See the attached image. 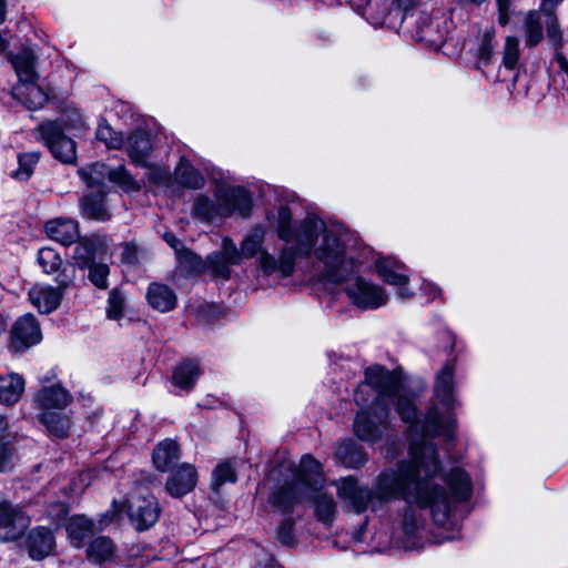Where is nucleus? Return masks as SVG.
Wrapping results in <instances>:
<instances>
[{
	"mask_svg": "<svg viewBox=\"0 0 568 568\" xmlns=\"http://www.w3.org/2000/svg\"><path fill=\"white\" fill-rule=\"evenodd\" d=\"M494 30H486L483 34L479 48H478V63L480 65H487L494 54Z\"/></svg>",
	"mask_w": 568,
	"mask_h": 568,
	"instance_id": "49",
	"label": "nucleus"
},
{
	"mask_svg": "<svg viewBox=\"0 0 568 568\" xmlns=\"http://www.w3.org/2000/svg\"><path fill=\"white\" fill-rule=\"evenodd\" d=\"M82 215L87 219L105 221L110 217L108 207L104 204V197L101 193L89 194L81 202Z\"/></svg>",
	"mask_w": 568,
	"mask_h": 568,
	"instance_id": "34",
	"label": "nucleus"
},
{
	"mask_svg": "<svg viewBox=\"0 0 568 568\" xmlns=\"http://www.w3.org/2000/svg\"><path fill=\"white\" fill-rule=\"evenodd\" d=\"M40 154L38 152H29V153H22L18 158V169L13 173V178L20 181L28 180L32 172L34 166L37 165L39 161Z\"/></svg>",
	"mask_w": 568,
	"mask_h": 568,
	"instance_id": "46",
	"label": "nucleus"
},
{
	"mask_svg": "<svg viewBox=\"0 0 568 568\" xmlns=\"http://www.w3.org/2000/svg\"><path fill=\"white\" fill-rule=\"evenodd\" d=\"M126 306V297L119 288H113L109 293L106 316L109 320L119 321L123 317Z\"/></svg>",
	"mask_w": 568,
	"mask_h": 568,
	"instance_id": "42",
	"label": "nucleus"
},
{
	"mask_svg": "<svg viewBox=\"0 0 568 568\" xmlns=\"http://www.w3.org/2000/svg\"><path fill=\"white\" fill-rule=\"evenodd\" d=\"M24 390V379L16 373H8L0 376V403L6 405L16 404Z\"/></svg>",
	"mask_w": 568,
	"mask_h": 568,
	"instance_id": "27",
	"label": "nucleus"
},
{
	"mask_svg": "<svg viewBox=\"0 0 568 568\" xmlns=\"http://www.w3.org/2000/svg\"><path fill=\"white\" fill-rule=\"evenodd\" d=\"M180 447L176 442L172 439H164L159 443L153 450V464L156 469L166 471L171 466L180 459Z\"/></svg>",
	"mask_w": 568,
	"mask_h": 568,
	"instance_id": "28",
	"label": "nucleus"
},
{
	"mask_svg": "<svg viewBox=\"0 0 568 568\" xmlns=\"http://www.w3.org/2000/svg\"><path fill=\"white\" fill-rule=\"evenodd\" d=\"M112 520L113 517L104 515L97 525L84 516L71 517L67 524V532L70 542L77 548L82 547L88 537H90L95 530H102Z\"/></svg>",
	"mask_w": 568,
	"mask_h": 568,
	"instance_id": "19",
	"label": "nucleus"
},
{
	"mask_svg": "<svg viewBox=\"0 0 568 568\" xmlns=\"http://www.w3.org/2000/svg\"><path fill=\"white\" fill-rule=\"evenodd\" d=\"M82 116L77 112L67 113L61 121H48L38 126L42 142L53 156L63 163L72 164L77 160L75 142L64 135L65 130L85 131Z\"/></svg>",
	"mask_w": 568,
	"mask_h": 568,
	"instance_id": "7",
	"label": "nucleus"
},
{
	"mask_svg": "<svg viewBox=\"0 0 568 568\" xmlns=\"http://www.w3.org/2000/svg\"><path fill=\"white\" fill-rule=\"evenodd\" d=\"M0 324H2V318L0 317Z\"/></svg>",
	"mask_w": 568,
	"mask_h": 568,
	"instance_id": "57",
	"label": "nucleus"
},
{
	"mask_svg": "<svg viewBox=\"0 0 568 568\" xmlns=\"http://www.w3.org/2000/svg\"><path fill=\"white\" fill-rule=\"evenodd\" d=\"M164 241L175 251L179 262L192 272H201L204 264L194 253L184 248L180 240L171 232L163 235Z\"/></svg>",
	"mask_w": 568,
	"mask_h": 568,
	"instance_id": "31",
	"label": "nucleus"
},
{
	"mask_svg": "<svg viewBox=\"0 0 568 568\" xmlns=\"http://www.w3.org/2000/svg\"><path fill=\"white\" fill-rule=\"evenodd\" d=\"M389 429V408L374 405L359 412L354 422V430L358 438L375 443L383 438Z\"/></svg>",
	"mask_w": 568,
	"mask_h": 568,
	"instance_id": "9",
	"label": "nucleus"
},
{
	"mask_svg": "<svg viewBox=\"0 0 568 568\" xmlns=\"http://www.w3.org/2000/svg\"><path fill=\"white\" fill-rule=\"evenodd\" d=\"M499 10H500L499 22L501 24H506L507 23V16H506L505 8H504V6H503L500 0H499Z\"/></svg>",
	"mask_w": 568,
	"mask_h": 568,
	"instance_id": "56",
	"label": "nucleus"
},
{
	"mask_svg": "<svg viewBox=\"0 0 568 568\" xmlns=\"http://www.w3.org/2000/svg\"><path fill=\"white\" fill-rule=\"evenodd\" d=\"M372 388L375 392L374 405L388 407V403H396L397 413L403 422L410 425L415 433L422 432L425 435H439L448 440L454 438L456 420L449 414L443 417L438 407L433 406L428 409L422 423L417 420L416 408L410 398L400 393L399 377L382 366L375 365L368 367L365 372V383L355 390L354 398L357 404L364 405L367 398L363 394Z\"/></svg>",
	"mask_w": 568,
	"mask_h": 568,
	"instance_id": "3",
	"label": "nucleus"
},
{
	"mask_svg": "<svg viewBox=\"0 0 568 568\" xmlns=\"http://www.w3.org/2000/svg\"><path fill=\"white\" fill-rule=\"evenodd\" d=\"M236 480L235 462L223 460L216 465L212 473L211 487L217 491L224 484H233Z\"/></svg>",
	"mask_w": 568,
	"mask_h": 568,
	"instance_id": "38",
	"label": "nucleus"
},
{
	"mask_svg": "<svg viewBox=\"0 0 568 568\" xmlns=\"http://www.w3.org/2000/svg\"><path fill=\"white\" fill-rule=\"evenodd\" d=\"M95 135L108 149H121L124 144L121 133L115 132L105 121L99 123Z\"/></svg>",
	"mask_w": 568,
	"mask_h": 568,
	"instance_id": "45",
	"label": "nucleus"
},
{
	"mask_svg": "<svg viewBox=\"0 0 568 568\" xmlns=\"http://www.w3.org/2000/svg\"><path fill=\"white\" fill-rule=\"evenodd\" d=\"M562 0H542L540 9L547 13V38L552 43L556 50L562 44V36L557 19L550 13V11Z\"/></svg>",
	"mask_w": 568,
	"mask_h": 568,
	"instance_id": "36",
	"label": "nucleus"
},
{
	"mask_svg": "<svg viewBox=\"0 0 568 568\" xmlns=\"http://www.w3.org/2000/svg\"><path fill=\"white\" fill-rule=\"evenodd\" d=\"M404 266L393 258H379L376 262V271L379 277L389 285L397 287V295L402 300H408L413 293L408 290V276L403 272Z\"/></svg>",
	"mask_w": 568,
	"mask_h": 568,
	"instance_id": "16",
	"label": "nucleus"
},
{
	"mask_svg": "<svg viewBox=\"0 0 568 568\" xmlns=\"http://www.w3.org/2000/svg\"><path fill=\"white\" fill-rule=\"evenodd\" d=\"M146 298L149 304L160 312H170L176 305L175 293L166 285L160 283L150 284Z\"/></svg>",
	"mask_w": 568,
	"mask_h": 568,
	"instance_id": "26",
	"label": "nucleus"
},
{
	"mask_svg": "<svg viewBox=\"0 0 568 568\" xmlns=\"http://www.w3.org/2000/svg\"><path fill=\"white\" fill-rule=\"evenodd\" d=\"M251 207L252 196L246 189L219 182L214 186V200L205 194H199L195 197L192 214L202 221L210 222L231 216L235 212L241 216H247Z\"/></svg>",
	"mask_w": 568,
	"mask_h": 568,
	"instance_id": "5",
	"label": "nucleus"
},
{
	"mask_svg": "<svg viewBox=\"0 0 568 568\" xmlns=\"http://www.w3.org/2000/svg\"><path fill=\"white\" fill-rule=\"evenodd\" d=\"M403 545L406 549H415L422 545L424 519L414 509L405 511L402 523Z\"/></svg>",
	"mask_w": 568,
	"mask_h": 568,
	"instance_id": "22",
	"label": "nucleus"
},
{
	"mask_svg": "<svg viewBox=\"0 0 568 568\" xmlns=\"http://www.w3.org/2000/svg\"><path fill=\"white\" fill-rule=\"evenodd\" d=\"M278 540L286 546H291L294 542L293 536V524L290 520L284 521L277 530Z\"/></svg>",
	"mask_w": 568,
	"mask_h": 568,
	"instance_id": "51",
	"label": "nucleus"
},
{
	"mask_svg": "<svg viewBox=\"0 0 568 568\" xmlns=\"http://www.w3.org/2000/svg\"><path fill=\"white\" fill-rule=\"evenodd\" d=\"M123 146L133 164L146 166L154 149V138L148 131L135 130L128 135Z\"/></svg>",
	"mask_w": 568,
	"mask_h": 568,
	"instance_id": "15",
	"label": "nucleus"
},
{
	"mask_svg": "<svg viewBox=\"0 0 568 568\" xmlns=\"http://www.w3.org/2000/svg\"><path fill=\"white\" fill-rule=\"evenodd\" d=\"M523 31L526 45L535 47L542 39V23L540 11H529L524 18Z\"/></svg>",
	"mask_w": 568,
	"mask_h": 568,
	"instance_id": "35",
	"label": "nucleus"
},
{
	"mask_svg": "<svg viewBox=\"0 0 568 568\" xmlns=\"http://www.w3.org/2000/svg\"><path fill=\"white\" fill-rule=\"evenodd\" d=\"M89 268V280L90 282L100 290H105L108 287V277H109V266L104 263H93Z\"/></svg>",
	"mask_w": 568,
	"mask_h": 568,
	"instance_id": "48",
	"label": "nucleus"
},
{
	"mask_svg": "<svg viewBox=\"0 0 568 568\" xmlns=\"http://www.w3.org/2000/svg\"><path fill=\"white\" fill-rule=\"evenodd\" d=\"M47 235L63 245H70L79 237L78 223L72 219H54L45 223Z\"/></svg>",
	"mask_w": 568,
	"mask_h": 568,
	"instance_id": "23",
	"label": "nucleus"
},
{
	"mask_svg": "<svg viewBox=\"0 0 568 568\" xmlns=\"http://www.w3.org/2000/svg\"><path fill=\"white\" fill-rule=\"evenodd\" d=\"M145 168V175L150 182L155 184H165L170 181L171 171L169 168L163 165H151L149 162Z\"/></svg>",
	"mask_w": 568,
	"mask_h": 568,
	"instance_id": "50",
	"label": "nucleus"
},
{
	"mask_svg": "<svg viewBox=\"0 0 568 568\" xmlns=\"http://www.w3.org/2000/svg\"><path fill=\"white\" fill-rule=\"evenodd\" d=\"M29 525L24 511L9 501L0 503V540L11 541L19 538Z\"/></svg>",
	"mask_w": 568,
	"mask_h": 568,
	"instance_id": "13",
	"label": "nucleus"
},
{
	"mask_svg": "<svg viewBox=\"0 0 568 568\" xmlns=\"http://www.w3.org/2000/svg\"><path fill=\"white\" fill-rule=\"evenodd\" d=\"M520 49L519 40L515 37H507L503 50V64L509 70H514L519 61Z\"/></svg>",
	"mask_w": 568,
	"mask_h": 568,
	"instance_id": "47",
	"label": "nucleus"
},
{
	"mask_svg": "<svg viewBox=\"0 0 568 568\" xmlns=\"http://www.w3.org/2000/svg\"><path fill=\"white\" fill-rule=\"evenodd\" d=\"M197 479L199 475L195 466L184 463L171 469L165 488L172 497H182L195 488Z\"/></svg>",
	"mask_w": 568,
	"mask_h": 568,
	"instance_id": "17",
	"label": "nucleus"
},
{
	"mask_svg": "<svg viewBox=\"0 0 568 568\" xmlns=\"http://www.w3.org/2000/svg\"><path fill=\"white\" fill-rule=\"evenodd\" d=\"M424 290L427 295H429L430 300L436 298L440 295V288L434 283H425Z\"/></svg>",
	"mask_w": 568,
	"mask_h": 568,
	"instance_id": "55",
	"label": "nucleus"
},
{
	"mask_svg": "<svg viewBox=\"0 0 568 568\" xmlns=\"http://www.w3.org/2000/svg\"><path fill=\"white\" fill-rule=\"evenodd\" d=\"M115 556V546L106 537L95 538L88 547L87 557L93 564L111 561Z\"/></svg>",
	"mask_w": 568,
	"mask_h": 568,
	"instance_id": "33",
	"label": "nucleus"
},
{
	"mask_svg": "<svg viewBox=\"0 0 568 568\" xmlns=\"http://www.w3.org/2000/svg\"><path fill=\"white\" fill-rule=\"evenodd\" d=\"M41 387L33 396L38 409V419L48 432L57 437H67L70 429V418L63 412L71 403V393L54 379L43 376Z\"/></svg>",
	"mask_w": 568,
	"mask_h": 568,
	"instance_id": "4",
	"label": "nucleus"
},
{
	"mask_svg": "<svg viewBox=\"0 0 568 568\" xmlns=\"http://www.w3.org/2000/svg\"><path fill=\"white\" fill-rule=\"evenodd\" d=\"M333 484L342 508L348 513L375 510L394 499L428 509L440 537L438 542L459 538V524L453 510L457 503L468 500L473 491L465 470L454 468L442 474L436 449L428 443H413L408 459L381 471L373 489L361 486L353 476Z\"/></svg>",
	"mask_w": 568,
	"mask_h": 568,
	"instance_id": "1",
	"label": "nucleus"
},
{
	"mask_svg": "<svg viewBox=\"0 0 568 568\" xmlns=\"http://www.w3.org/2000/svg\"><path fill=\"white\" fill-rule=\"evenodd\" d=\"M226 237L222 241V246L220 252H214L207 256L206 265L212 271L214 275L221 276L223 278L230 277V266L235 265L231 262L229 254L226 253Z\"/></svg>",
	"mask_w": 568,
	"mask_h": 568,
	"instance_id": "37",
	"label": "nucleus"
},
{
	"mask_svg": "<svg viewBox=\"0 0 568 568\" xmlns=\"http://www.w3.org/2000/svg\"><path fill=\"white\" fill-rule=\"evenodd\" d=\"M293 480L273 493L271 503L282 511H287L295 503L324 485L322 465L311 455H304L293 469Z\"/></svg>",
	"mask_w": 568,
	"mask_h": 568,
	"instance_id": "6",
	"label": "nucleus"
},
{
	"mask_svg": "<svg viewBox=\"0 0 568 568\" xmlns=\"http://www.w3.org/2000/svg\"><path fill=\"white\" fill-rule=\"evenodd\" d=\"M108 179L112 183L119 185L125 192H134L140 189L139 183L128 172L124 165H119L118 168L110 169V171H108Z\"/></svg>",
	"mask_w": 568,
	"mask_h": 568,
	"instance_id": "41",
	"label": "nucleus"
},
{
	"mask_svg": "<svg viewBox=\"0 0 568 568\" xmlns=\"http://www.w3.org/2000/svg\"><path fill=\"white\" fill-rule=\"evenodd\" d=\"M126 510L132 525L138 530L152 527L160 517L156 498L151 494H133L126 500Z\"/></svg>",
	"mask_w": 568,
	"mask_h": 568,
	"instance_id": "10",
	"label": "nucleus"
},
{
	"mask_svg": "<svg viewBox=\"0 0 568 568\" xmlns=\"http://www.w3.org/2000/svg\"><path fill=\"white\" fill-rule=\"evenodd\" d=\"M265 237L266 227L263 224H256L244 235L240 243V248H237L232 239L226 237V253L234 264H241L244 258L256 257L257 267L264 275L271 276L277 274L282 277V271L280 268L268 271L264 265V263H266V256L273 257L276 264H278L277 261L280 260V253L274 255L264 248Z\"/></svg>",
	"mask_w": 568,
	"mask_h": 568,
	"instance_id": "8",
	"label": "nucleus"
},
{
	"mask_svg": "<svg viewBox=\"0 0 568 568\" xmlns=\"http://www.w3.org/2000/svg\"><path fill=\"white\" fill-rule=\"evenodd\" d=\"M11 338L16 348H28L42 339L40 325L32 314L17 320L11 329Z\"/></svg>",
	"mask_w": 568,
	"mask_h": 568,
	"instance_id": "18",
	"label": "nucleus"
},
{
	"mask_svg": "<svg viewBox=\"0 0 568 568\" xmlns=\"http://www.w3.org/2000/svg\"><path fill=\"white\" fill-rule=\"evenodd\" d=\"M12 95L30 110L40 109L48 101L47 93L38 85L37 81L17 84L12 88Z\"/></svg>",
	"mask_w": 568,
	"mask_h": 568,
	"instance_id": "25",
	"label": "nucleus"
},
{
	"mask_svg": "<svg viewBox=\"0 0 568 568\" xmlns=\"http://www.w3.org/2000/svg\"><path fill=\"white\" fill-rule=\"evenodd\" d=\"M346 293L352 302L361 308H378L386 304L388 297L385 290L369 281L357 277L346 287Z\"/></svg>",
	"mask_w": 568,
	"mask_h": 568,
	"instance_id": "11",
	"label": "nucleus"
},
{
	"mask_svg": "<svg viewBox=\"0 0 568 568\" xmlns=\"http://www.w3.org/2000/svg\"><path fill=\"white\" fill-rule=\"evenodd\" d=\"M392 2L396 9L406 13L416 6L418 0H392Z\"/></svg>",
	"mask_w": 568,
	"mask_h": 568,
	"instance_id": "53",
	"label": "nucleus"
},
{
	"mask_svg": "<svg viewBox=\"0 0 568 568\" xmlns=\"http://www.w3.org/2000/svg\"><path fill=\"white\" fill-rule=\"evenodd\" d=\"M38 263L44 273L52 274L60 268L62 258L52 247H42L38 252Z\"/></svg>",
	"mask_w": 568,
	"mask_h": 568,
	"instance_id": "44",
	"label": "nucleus"
},
{
	"mask_svg": "<svg viewBox=\"0 0 568 568\" xmlns=\"http://www.w3.org/2000/svg\"><path fill=\"white\" fill-rule=\"evenodd\" d=\"M97 251L95 241L92 239H84L78 242L73 251L74 263L80 268H87L94 263Z\"/></svg>",
	"mask_w": 568,
	"mask_h": 568,
	"instance_id": "39",
	"label": "nucleus"
},
{
	"mask_svg": "<svg viewBox=\"0 0 568 568\" xmlns=\"http://www.w3.org/2000/svg\"><path fill=\"white\" fill-rule=\"evenodd\" d=\"M201 375L200 366L194 361H185L173 373V384L183 390H191Z\"/></svg>",
	"mask_w": 568,
	"mask_h": 568,
	"instance_id": "32",
	"label": "nucleus"
},
{
	"mask_svg": "<svg viewBox=\"0 0 568 568\" xmlns=\"http://www.w3.org/2000/svg\"><path fill=\"white\" fill-rule=\"evenodd\" d=\"M335 458L345 467L356 468L365 463L366 455L354 442L345 440L336 447Z\"/></svg>",
	"mask_w": 568,
	"mask_h": 568,
	"instance_id": "29",
	"label": "nucleus"
},
{
	"mask_svg": "<svg viewBox=\"0 0 568 568\" xmlns=\"http://www.w3.org/2000/svg\"><path fill=\"white\" fill-rule=\"evenodd\" d=\"M454 365L452 363H446L439 371V373L436 375L434 386L435 399L447 410L454 408L455 405L457 404V399L454 393Z\"/></svg>",
	"mask_w": 568,
	"mask_h": 568,
	"instance_id": "20",
	"label": "nucleus"
},
{
	"mask_svg": "<svg viewBox=\"0 0 568 568\" xmlns=\"http://www.w3.org/2000/svg\"><path fill=\"white\" fill-rule=\"evenodd\" d=\"M108 168L103 163H94L89 168L79 170L81 179L87 183L90 189L99 187L105 178H108Z\"/></svg>",
	"mask_w": 568,
	"mask_h": 568,
	"instance_id": "40",
	"label": "nucleus"
},
{
	"mask_svg": "<svg viewBox=\"0 0 568 568\" xmlns=\"http://www.w3.org/2000/svg\"><path fill=\"white\" fill-rule=\"evenodd\" d=\"M122 260L125 263H130V264L135 263V261H136L135 248L132 245L125 246L123 254H122Z\"/></svg>",
	"mask_w": 568,
	"mask_h": 568,
	"instance_id": "54",
	"label": "nucleus"
},
{
	"mask_svg": "<svg viewBox=\"0 0 568 568\" xmlns=\"http://www.w3.org/2000/svg\"><path fill=\"white\" fill-rule=\"evenodd\" d=\"M58 282L59 287L48 284H34L29 290V300L40 313L50 314L60 305L63 295L62 290L72 283V277L58 278Z\"/></svg>",
	"mask_w": 568,
	"mask_h": 568,
	"instance_id": "12",
	"label": "nucleus"
},
{
	"mask_svg": "<svg viewBox=\"0 0 568 568\" xmlns=\"http://www.w3.org/2000/svg\"><path fill=\"white\" fill-rule=\"evenodd\" d=\"M12 454L6 444L0 443V473L11 467Z\"/></svg>",
	"mask_w": 568,
	"mask_h": 568,
	"instance_id": "52",
	"label": "nucleus"
},
{
	"mask_svg": "<svg viewBox=\"0 0 568 568\" xmlns=\"http://www.w3.org/2000/svg\"><path fill=\"white\" fill-rule=\"evenodd\" d=\"M8 59L19 79L18 84L38 80L36 71L37 57L31 48L23 47L18 53H10Z\"/></svg>",
	"mask_w": 568,
	"mask_h": 568,
	"instance_id": "21",
	"label": "nucleus"
},
{
	"mask_svg": "<svg viewBox=\"0 0 568 568\" xmlns=\"http://www.w3.org/2000/svg\"><path fill=\"white\" fill-rule=\"evenodd\" d=\"M315 513L318 520L331 523L337 513V506L331 495L321 494L315 499Z\"/></svg>",
	"mask_w": 568,
	"mask_h": 568,
	"instance_id": "43",
	"label": "nucleus"
},
{
	"mask_svg": "<svg viewBox=\"0 0 568 568\" xmlns=\"http://www.w3.org/2000/svg\"><path fill=\"white\" fill-rule=\"evenodd\" d=\"M175 181L184 187L201 189L205 184L204 176L184 158L174 170Z\"/></svg>",
	"mask_w": 568,
	"mask_h": 568,
	"instance_id": "30",
	"label": "nucleus"
},
{
	"mask_svg": "<svg viewBox=\"0 0 568 568\" xmlns=\"http://www.w3.org/2000/svg\"><path fill=\"white\" fill-rule=\"evenodd\" d=\"M266 221L283 242L278 264L266 256V270L280 268L282 278L295 272L298 257H314V266L328 282L338 284L348 278L364 263L368 250L346 227L326 222L316 214L295 221L287 204L281 203L266 212Z\"/></svg>",
	"mask_w": 568,
	"mask_h": 568,
	"instance_id": "2",
	"label": "nucleus"
},
{
	"mask_svg": "<svg viewBox=\"0 0 568 568\" xmlns=\"http://www.w3.org/2000/svg\"><path fill=\"white\" fill-rule=\"evenodd\" d=\"M449 22L444 9H436L430 14H422L417 24L420 39L429 43L443 41L448 33Z\"/></svg>",
	"mask_w": 568,
	"mask_h": 568,
	"instance_id": "14",
	"label": "nucleus"
},
{
	"mask_svg": "<svg viewBox=\"0 0 568 568\" xmlns=\"http://www.w3.org/2000/svg\"><path fill=\"white\" fill-rule=\"evenodd\" d=\"M54 545L52 532L43 527L32 529L27 538V548L33 559H42L51 555Z\"/></svg>",
	"mask_w": 568,
	"mask_h": 568,
	"instance_id": "24",
	"label": "nucleus"
}]
</instances>
